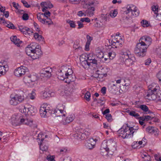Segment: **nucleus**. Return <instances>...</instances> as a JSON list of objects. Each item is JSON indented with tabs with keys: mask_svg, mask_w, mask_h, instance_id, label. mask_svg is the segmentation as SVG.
I'll use <instances>...</instances> for the list:
<instances>
[{
	"mask_svg": "<svg viewBox=\"0 0 161 161\" xmlns=\"http://www.w3.org/2000/svg\"><path fill=\"white\" fill-rule=\"evenodd\" d=\"M35 44V43H32V44H31L30 45H28L26 48H25V52L26 53V54L29 56H30L31 54H30V50L31 49H32V47L34 46V45Z\"/></svg>",
	"mask_w": 161,
	"mask_h": 161,
	"instance_id": "cd10ccee",
	"label": "nucleus"
},
{
	"mask_svg": "<svg viewBox=\"0 0 161 161\" xmlns=\"http://www.w3.org/2000/svg\"><path fill=\"white\" fill-rule=\"evenodd\" d=\"M80 61H83L84 60H87V55L86 54H82L80 57Z\"/></svg>",
	"mask_w": 161,
	"mask_h": 161,
	"instance_id": "3c124183",
	"label": "nucleus"
},
{
	"mask_svg": "<svg viewBox=\"0 0 161 161\" xmlns=\"http://www.w3.org/2000/svg\"><path fill=\"white\" fill-rule=\"evenodd\" d=\"M21 124L26 125L32 127L33 125V120H29L27 119H25L22 118H21Z\"/></svg>",
	"mask_w": 161,
	"mask_h": 161,
	"instance_id": "aec40b11",
	"label": "nucleus"
},
{
	"mask_svg": "<svg viewBox=\"0 0 161 161\" xmlns=\"http://www.w3.org/2000/svg\"><path fill=\"white\" fill-rule=\"evenodd\" d=\"M36 94L34 92H32L30 94L29 97L32 100L34 99L35 98Z\"/></svg>",
	"mask_w": 161,
	"mask_h": 161,
	"instance_id": "338daca9",
	"label": "nucleus"
},
{
	"mask_svg": "<svg viewBox=\"0 0 161 161\" xmlns=\"http://www.w3.org/2000/svg\"><path fill=\"white\" fill-rule=\"evenodd\" d=\"M36 47L34 52H35L39 57L42 54V52L38 47L37 48Z\"/></svg>",
	"mask_w": 161,
	"mask_h": 161,
	"instance_id": "a18cd8bd",
	"label": "nucleus"
},
{
	"mask_svg": "<svg viewBox=\"0 0 161 161\" xmlns=\"http://www.w3.org/2000/svg\"><path fill=\"white\" fill-rule=\"evenodd\" d=\"M126 125L127 127H125V129L123 127L118 131L119 136L124 139L131 138L133 136L135 130H137V129H134L133 127H130L128 124Z\"/></svg>",
	"mask_w": 161,
	"mask_h": 161,
	"instance_id": "f03ea898",
	"label": "nucleus"
},
{
	"mask_svg": "<svg viewBox=\"0 0 161 161\" xmlns=\"http://www.w3.org/2000/svg\"><path fill=\"white\" fill-rule=\"evenodd\" d=\"M43 96L45 98L49 97L51 96V94L49 92H45L43 93Z\"/></svg>",
	"mask_w": 161,
	"mask_h": 161,
	"instance_id": "0e129e2a",
	"label": "nucleus"
},
{
	"mask_svg": "<svg viewBox=\"0 0 161 161\" xmlns=\"http://www.w3.org/2000/svg\"><path fill=\"white\" fill-rule=\"evenodd\" d=\"M65 76H66L64 81L65 82L69 84L71 83H72L73 84H75V77L74 75H70V74H69V75H66Z\"/></svg>",
	"mask_w": 161,
	"mask_h": 161,
	"instance_id": "2eb2a0df",
	"label": "nucleus"
},
{
	"mask_svg": "<svg viewBox=\"0 0 161 161\" xmlns=\"http://www.w3.org/2000/svg\"><path fill=\"white\" fill-rule=\"evenodd\" d=\"M8 68L3 65L1 62H0V76L5 74L6 72L8 70Z\"/></svg>",
	"mask_w": 161,
	"mask_h": 161,
	"instance_id": "4be33fe9",
	"label": "nucleus"
},
{
	"mask_svg": "<svg viewBox=\"0 0 161 161\" xmlns=\"http://www.w3.org/2000/svg\"><path fill=\"white\" fill-rule=\"evenodd\" d=\"M105 118L109 122H111L112 121V116L110 114H106L105 115Z\"/></svg>",
	"mask_w": 161,
	"mask_h": 161,
	"instance_id": "09e8293b",
	"label": "nucleus"
},
{
	"mask_svg": "<svg viewBox=\"0 0 161 161\" xmlns=\"http://www.w3.org/2000/svg\"><path fill=\"white\" fill-rule=\"evenodd\" d=\"M19 115H12L11 121L12 124L14 126H17L21 125V118Z\"/></svg>",
	"mask_w": 161,
	"mask_h": 161,
	"instance_id": "9b49d317",
	"label": "nucleus"
},
{
	"mask_svg": "<svg viewBox=\"0 0 161 161\" xmlns=\"http://www.w3.org/2000/svg\"><path fill=\"white\" fill-rule=\"evenodd\" d=\"M66 22L69 24L70 27L73 28L75 27L76 25L74 21L68 19L67 20Z\"/></svg>",
	"mask_w": 161,
	"mask_h": 161,
	"instance_id": "58836bf2",
	"label": "nucleus"
},
{
	"mask_svg": "<svg viewBox=\"0 0 161 161\" xmlns=\"http://www.w3.org/2000/svg\"><path fill=\"white\" fill-rule=\"evenodd\" d=\"M73 47L77 52H81L83 51L82 47L80 46L79 42L78 41H76L74 43Z\"/></svg>",
	"mask_w": 161,
	"mask_h": 161,
	"instance_id": "b1692460",
	"label": "nucleus"
},
{
	"mask_svg": "<svg viewBox=\"0 0 161 161\" xmlns=\"http://www.w3.org/2000/svg\"><path fill=\"white\" fill-rule=\"evenodd\" d=\"M7 25H5L7 27L12 29H16L17 28L15 27L14 24L9 21H8Z\"/></svg>",
	"mask_w": 161,
	"mask_h": 161,
	"instance_id": "e433bc0d",
	"label": "nucleus"
},
{
	"mask_svg": "<svg viewBox=\"0 0 161 161\" xmlns=\"http://www.w3.org/2000/svg\"><path fill=\"white\" fill-rule=\"evenodd\" d=\"M19 30L21 32L25 35L27 30H28V28L25 26L21 25L19 26Z\"/></svg>",
	"mask_w": 161,
	"mask_h": 161,
	"instance_id": "c756f323",
	"label": "nucleus"
},
{
	"mask_svg": "<svg viewBox=\"0 0 161 161\" xmlns=\"http://www.w3.org/2000/svg\"><path fill=\"white\" fill-rule=\"evenodd\" d=\"M158 6L153 5L152 7V10L153 12H154V14L156 15L157 16L158 15Z\"/></svg>",
	"mask_w": 161,
	"mask_h": 161,
	"instance_id": "a19ab883",
	"label": "nucleus"
},
{
	"mask_svg": "<svg viewBox=\"0 0 161 161\" xmlns=\"http://www.w3.org/2000/svg\"><path fill=\"white\" fill-rule=\"evenodd\" d=\"M119 40H118V38H116L114 41L112 40L111 41V45L114 46L116 48L119 47V46L121 47L123 42V39L120 37H119Z\"/></svg>",
	"mask_w": 161,
	"mask_h": 161,
	"instance_id": "4468645a",
	"label": "nucleus"
},
{
	"mask_svg": "<svg viewBox=\"0 0 161 161\" xmlns=\"http://www.w3.org/2000/svg\"><path fill=\"white\" fill-rule=\"evenodd\" d=\"M80 61H81V64L84 67H86V65L88 66H89L91 65L90 63H89V62H88L87 60H84Z\"/></svg>",
	"mask_w": 161,
	"mask_h": 161,
	"instance_id": "37998d69",
	"label": "nucleus"
},
{
	"mask_svg": "<svg viewBox=\"0 0 161 161\" xmlns=\"http://www.w3.org/2000/svg\"><path fill=\"white\" fill-rule=\"evenodd\" d=\"M43 21H44V22L42 23L44 24L51 25L53 24V22L51 19L48 18H47L46 19H43Z\"/></svg>",
	"mask_w": 161,
	"mask_h": 161,
	"instance_id": "72a5a7b5",
	"label": "nucleus"
},
{
	"mask_svg": "<svg viewBox=\"0 0 161 161\" xmlns=\"http://www.w3.org/2000/svg\"><path fill=\"white\" fill-rule=\"evenodd\" d=\"M71 161V158L69 157H65L64 158L61 159V161Z\"/></svg>",
	"mask_w": 161,
	"mask_h": 161,
	"instance_id": "774afa93",
	"label": "nucleus"
},
{
	"mask_svg": "<svg viewBox=\"0 0 161 161\" xmlns=\"http://www.w3.org/2000/svg\"><path fill=\"white\" fill-rule=\"evenodd\" d=\"M108 54L109 58L110 59H112L115 56V53L113 52H109Z\"/></svg>",
	"mask_w": 161,
	"mask_h": 161,
	"instance_id": "8fccbe9b",
	"label": "nucleus"
},
{
	"mask_svg": "<svg viewBox=\"0 0 161 161\" xmlns=\"http://www.w3.org/2000/svg\"><path fill=\"white\" fill-rule=\"evenodd\" d=\"M108 89L110 92L113 93H115L118 91V88L116 84H113L108 86Z\"/></svg>",
	"mask_w": 161,
	"mask_h": 161,
	"instance_id": "5701e85b",
	"label": "nucleus"
},
{
	"mask_svg": "<svg viewBox=\"0 0 161 161\" xmlns=\"http://www.w3.org/2000/svg\"><path fill=\"white\" fill-rule=\"evenodd\" d=\"M96 58H98V57H96L95 55L93 53H90L87 55V58L88 60L91 61L93 59H95Z\"/></svg>",
	"mask_w": 161,
	"mask_h": 161,
	"instance_id": "c9c22d12",
	"label": "nucleus"
},
{
	"mask_svg": "<svg viewBox=\"0 0 161 161\" xmlns=\"http://www.w3.org/2000/svg\"><path fill=\"white\" fill-rule=\"evenodd\" d=\"M136 8L135 6L132 4H128L126 7L123 8L121 10V13L123 14H127L130 12L132 11Z\"/></svg>",
	"mask_w": 161,
	"mask_h": 161,
	"instance_id": "f8f14e48",
	"label": "nucleus"
},
{
	"mask_svg": "<svg viewBox=\"0 0 161 161\" xmlns=\"http://www.w3.org/2000/svg\"><path fill=\"white\" fill-rule=\"evenodd\" d=\"M19 111L26 115H34L36 112V108L28 103L20 105L19 107Z\"/></svg>",
	"mask_w": 161,
	"mask_h": 161,
	"instance_id": "7ed1b4c3",
	"label": "nucleus"
},
{
	"mask_svg": "<svg viewBox=\"0 0 161 161\" xmlns=\"http://www.w3.org/2000/svg\"><path fill=\"white\" fill-rule=\"evenodd\" d=\"M86 0H83V2L84 1L86 3V5L87 6V8L89 7L88 6H89V7H92L91 6L94 3L93 1H92L87 2V1H86Z\"/></svg>",
	"mask_w": 161,
	"mask_h": 161,
	"instance_id": "603ef678",
	"label": "nucleus"
},
{
	"mask_svg": "<svg viewBox=\"0 0 161 161\" xmlns=\"http://www.w3.org/2000/svg\"><path fill=\"white\" fill-rule=\"evenodd\" d=\"M82 22L80 20V21H78L77 22V24L78 25V29H80L81 28H82L83 27H84V25L82 23Z\"/></svg>",
	"mask_w": 161,
	"mask_h": 161,
	"instance_id": "6e6d98bb",
	"label": "nucleus"
},
{
	"mask_svg": "<svg viewBox=\"0 0 161 161\" xmlns=\"http://www.w3.org/2000/svg\"><path fill=\"white\" fill-rule=\"evenodd\" d=\"M57 108L58 112L60 111L64 112V109L65 108V106L63 104H58Z\"/></svg>",
	"mask_w": 161,
	"mask_h": 161,
	"instance_id": "ea45409f",
	"label": "nucleus"
},
{
	"mask_svg": "<svg viewBox=\"0 0 161 161\" xmlns=\"http://www.w3.org/2000/svg\"><path fill=\"white\" fill-rule=\"evenodd\" d=\"M52 108L47 106L41 107L39 111L41 116L42 117H45L47 115L51 114L52 113Z\"/></svg>",
	"mask_w": 161,
	"mask_h": 161,
	"instance_id": "1a4fd4ad",
	"label": "nucleus"
},
{
	"mask_svg": "<svg viewBox=\"0 0 161 161\" xmlns=\"http://www.w3.org/2000/svg\"><path fill=\"white\" fill-rule=\"evenodd\" d=\"M109 69L107 67L103 68L101 69V74H103L105 73H107Z\"/></svg>",
	"mask_w": 161,
	"mask_h": 161,
	"instance_id": "680f3d73",
	"label": "nucleus"
},
{
	"mask_svg": "<svg viewBox=\"0 0 161 161\" xmlns=\"http://www.w3.org/2000/svg\"><path fill=\"white\" fill-rule=\"evenodd\" d=\"M151 96L149 97V100H154L157 99L158 100H161V91L159 90L154 94H152Z\"/></svg>",
	"mask_w": 161,
	"mask_h": 161,
	"instance_id": "dca6fc26",
	"label": "nucleus"
},
{
	"mask_svg": "<svg viewBox=\"0 0 161 161\" xmlns=\"http://www.w3.org/2000/svg\"><path fill=\"white\" fill-rule=\"evenodd\" d=\"M47 7H44L42 8V10L44 13L43 14L42 13L40 14L43 15L46 18H48V17L50 16L51 13L49 11L47 10Z\"/></svg>",
	"mask_w": 161,
	"mask_h": 161,
	"instance_id": "a878e982",
	"label": "nucleus"
},
{
	"mask_svg": "<svg viewBox=\"0 0 161 161\" xmlns=\"http://www.w3.org/2000/svg\"><path fill=\"white\" fill-rule=\"evenodd\" d=\"M21 2L23 3L24 5L26 8H28L31 7V5H29L25 0H21Z\"/></svg>",
	"mask_w": 161,
	"mask_h": 161,
	"instance_id": "052dcab7",
	"label": "nucleus"
},
{
	"mask_svg": "<svg viewBox=\"0 0 161 161\" xmlns=\"http://www.w3.org/2000/svg\"><path fill=\"white\" fill-rule=\"evenodd\" d=\"M152 39L149 36H144L140 38L139 42H143L145 43V45L148 47L152 42Z\"/></svg>",
	"mask_w": 161,
	"mask_h": 161,
	"instance_id": "ddd939ff",
	"label": "nucleus"
},
{
	"mask_svg": "<svg viewBox=\"0 0 161 161\" xmlns=\"http://www.w3.org/2000/svg\"><path fill=\"white\" fill-rule=\"evenodd\" d=\"M121 54V57L123 59V61L124 59L130 57L129 53L127 52H122Z\"/></svg>",
	"mask_w": 161,
	"mask_h": 161,
	"instance_id": "f704fd0d",
	"label": "nucleus"
},
{
	"mask_svg": "<svg viewBox=\"0 0 161 161\" xmlns=\"http://www.w3.org/2000/svg\"><path fill=\"white\" fill-rule=\"evenodd\" d=\"M27 70L26 67L22 66L17 68L14 70V74L18 77H21L25 74Z\"/></svg>",
	"mask_w": 161,
	"mask_h": 161,
	"instance_id": "6e6552de",
	"label": "nucleus"
},
{
	"mask_svg": "<svg viewBox=\"0 0 161 161\" xmlns=\"http://www.w3.org/2000/svg\"><path fill=\"white\" fill-rule=\"evenodd\" d=\"M30 56L33 59H35L39 58V57L35 52L32 53Z\"/></svg>",
	"mask_w": 161,
	"mask_h": 161,
	"instance_id": "5fc2aeb1",
	"label": "nucleus"
},
{
	"mask_svg": "<svg viewBox=\"0 0 161 161\" xmlns=\"http://www.w3.org/2000/svg\"><path fill=\"white\" fill-rule=\"evenodd\" d=\"M147 47L144 42H139L136 45L134 50L135 53L138 56L143 57L146 54Z\"/></svg>",
	"mask_w": 161,
	"mask_h": 161,
	"instance_id": "20e7f679",
	"label": "nucleus"
},
{
	"mask_svg": "<svg viewBox=\"0 0 161 161\" xmlns=\"http://www.w3.org/2000/svg\"><path fill=\"white\" fill-rule=\"evenodd\" d=\"M42 136H44V134L42 133H40L38 135L37 137V139H39L41 141L40 142H42L44 140V137H43L42 138Z\"/></svg>",
	"mask_w": 161,
	"mask_h": 161,
	"instance_id": "49530a36",
	"label": "nucleus"
},
{
	"mask_svg": "<svg viewBox=\"0 0 161 161\" xmlns=\"http://www.w3.org/2000/svg\"><path fill=\"white\" fill-rule=\"evenodd\" d=\"M9 100L10 104L12 105L16 106L24 100V96L20 94L11 95Z\"/></svg>",
	"mask_w": 161,
	"mask_h": 161,
	"instance_id": "39448f33",
	"label": "nucleus"
},
{
	"mask_svg": "<svg viewBox=\"0 0 161 161\" xmlns=\"http://www.w3.org/2000/svg\"><path fill=\"white\" fill-rule=\"evenodd\" d=\"M142 23V25L144 27H147L149 25L148 22L146 20H143L141 22Z\"/></svg>",
	"mask_w": 161,
	"mask_h": 161,
	"instance_id": "864d4df0",
	"label": "nucleus"
},
{
	"mask_svg": "<svg viewBox=\"0 0 161 161\" xmlns=\"http://www.w3.org/2000/svg\"><path fill=\"white\" fill-rule=\"evenodd\" d=\"M74 118L75 116L74 115H70L66 118L65 121L66 123H69L73 121Z\"/></svg>",
	"mask_w": 161,
	"mask_h": 161,
	"instance_id": "473e14b6",
	"label": "nucleus"
},
{
	"mask_svg": "<svg viewBox=\"0 0 161 161\" xmlns=\"http://www.w3.org/2000/svg\"><path fill=\"white\" fill-rule=\"evenodd\" d=\"M22 18L24 20H26L28 19L29 16L28 14L26 13L24 14L22 16Z\"/></svg>",
	"mask_w": 161,
	"mask_h": 161,
	"instance_id": "69168bd1",
	"label": "nucleus"
},
{
	"mask_svg": "<svg viewBox=\"0 0 161 161\" xmlns=\"http://www.w3.org/2000/svg\"><path fill=\"white\" fill-rule=\"evenodd\" d=\"M102 148L104 149L105 153L104 154V152L102 151L101 154L105 156L107 158L110 156H112L114 152L116 151L117 145L116 143L112 140H110L107 143H103L102 144Z\"/></svg>",
	"mask_w": 161,
	"mask_h": 161,
	"instance_id": "f257e3e1",
	"label": "nucleus"
},
{
	"mask_svg": "<svg viewBox=\"0 0 161 161\" xmlns=\"http://www.w3.org/2000/svg\"><path fill=\"white\" fill-rule=\"evenodd\" d=\"M131 14L133 16L137 17L139 15V12L137 11V9L136 8L132 11Z\"/></svg>",
	"mask_w": 161,
	"mask_h": 161,
	"instance_id": "de8ad7c7",
	"label": "nucleus"
},
{
	"mask_svg": "<svg viewBox=\"0 0 161 161\" xmlns=\"http://www.w3.org/2000/svg\"><path fill=\"white\" fill-rule=\"evenodd\" d=\"M80 20L82 22H86L89 23L90 21V19L87 17L81 18L80 19Z\"/></svg>",
	"mask_w": 161,
	"mask_h": 161,
	"instance_id": "4d7b16f0",
	"label": "nucleus"
},
{
	"mask_svg": "<svg viewBox=\"0 0 161 161\" xmlns=\"http://www.w3.org/2000/svg\"><path fill=\"white\" fill-rule=\"evenodd\" d=\"M58 109H56L53 111V114H55V115L57 116H60L62 115H60V114H62L64 113V112H58Z\"/></svg>",
	"mask_w": 161,
	"mask_h": 161,
	"instance_id": "13d9d810",
	"label": "nucleus"
},
{
	"mask_svg": "<svg viewBox=\"0 0 161 161\" xmlns=\"http://www.w3.org/2000/svg\"><path fill=\"white\" fill-rule=\"evenodd\" d=\"M54 157L53 156L48 155L47 156V159L49 161H54Z\"/></svg>",
	"mask_w": 161,
	"mask_h": 161,
	"instance_id": "e2e57ef3",
	"label": "nucleus"
},
{
	"mask_svg": "<svg viewBox=\"0 0 161 161\" xmlns=\"http://www.w3.org/2000/svg\"><path fill=\"white\" fill-rule=\"evenodd\" d=\"M91 94L89 92L87 91L86 93L84 98L88 101H89L90 100Z\"/></svg>",
	"mask_w": 161,
	"mask_h": 161,
	"instance_id": "c03bdc74",
	"label": "nucleus"
},
{
	"mask_svg": "<svg viewBox=\"0 0 161 161\" xmlns=\"http://www.w3.org/2000/svg\"><path fill=\"white\" fill-rule=\"evenodd\" d=\"M91 131V130L88 128H86L85 130L82 129H79V130L76 132L75 136L77 137L78 139H80L83 140L89 135Z\"/></svg>",
	"mask_w": 161,
	"mask_h": 161,
	"instance_id": "0eeeda50",
	"label": "nucleus"
},
{
	"mask_svg": "<svg viewBox=\"0 0 161 161\" xmlns=\"http://www.w3.org/2000/svg\"><path fill=\"white\" fill-rule=\"evenodd\" d=\"M95 10V8L94 7H90L88 8L85 11V13L88 16H92L94 14Z\"/></svg>",
	"mask_w": 161,
	"mask_h": 161,
	"instance_id": "393cba45",
	"label": "nucleus"
},
{
	"mask_svg": "<svg viewBox=\"0 0 161 161\" xmlns=\"http://www.w3.org/2000/svg\"><path fill=\"white\" fill-rule=\"evenodd\" d=\"M40 149L42 151H46L47 149V145L44 144L43 142H40L39 143Z\"/></svg>",
	"mask_w": 161,
	"mask_h": 161,
	"instance_id": "7c9ffc66",
	"label": "nucleus"
},
{
	"mask_svg": "<svg viewBox=\"0 0 161 161\" xmlns=\"http://www.w3.org/2000/svg\"><path fill=\"white\" fill-rule=\"evenodd\" d=\"M52 71V70L50 67L43 68L40 71V76L42 77L50 78L51 76V73Z\"/></svg>",
	"mask_w": 161,
	"mask_h": 161,
	"instance_id": "9d476101",
	"label": "nucleus"
},
{
	"mask_svg": "<svg viewBox=\"0 0 161 161\" xmlns=\"http://www.w3.org/2000/svg\"><path fill=\"white\" fill-rule=\"evenodd\" d=\"M130 113V116L134 117L136 119H137L138 117L140 116V115L138 113H136L135 111L133 110H132L131 112Z\"/></svg>",
	"mask_w": 161,
	"mask_h": 161,
	"instance_id": "79ce46f5",
	"label": "nucleus"
},
{
	"mask_svg": "<svg viewBox=\"0 0 161 161\" xmlns=\"http://www.w3.org/2000/svg\"><path fill=\"white\" fill-rule=\"evenodd\" d=\"M146 131L149 133L152 134L155 133V130L154 128V127L152 126H149L146 129Z\"/></svg>",
	"mask_w": 161,
	"mask_h": 161,
	"instance_id": "2f4dec72",
	"label": "nucleus"
},
{
	"mask_svg": "<svg viewBox=\"0 0 161 161\" xmlns=\"http://www.w3.org/2000/svg\"><path fill=\"white\" fill-rule=\"evenodd\" d=\"M138 108H140L145 114H150L151 111L149 110L148 107L145 105L142 104L139 105Z\"/></svg>",
	"mask_w": 161,
	"mask_h": 161,
	"instance_id": "6ab92c4d",
	"label": "nucleus"
},
{
	"mask_svg": "<svg viewBox=\"0 0 161 161\" xmlns=\"http://www.w3.org/2000/svg\"><path fill=\"white\" fill-rule=\"evenodd\" d=\"M94 142V140L92 138L89 139L88 142L85 144L86 148L90 150L93 149L95 145V142Z\"/></svg>",
	"mask_w": 161,
	"mask_h": 161,
	"instance_id": "a211bd4d",
	"label": "nucleus"
},
{
	"mask_svg": "<svg viewBox=\"0 0 161 161\" xmlns=\"http://www.w3.org/2000/svg\"><path fill=\"white\" fill-rule=\"evenodd\" d=\"M59 73L58 75V78L61 80H64V81L65 80V79L66 76H65V73L64 74V75L63 74L62 70H59V71H58Z\"/></svg>",
	"mask_w": 161,
	"mask_h": 161,
	"instance_id": "bb28decb",
	"label": "nucleus"
},
{
	"mask_svg": "<svg viewBox=\"0 0 161 161\" xmlns=\"http://www.w3.org/2000/svg\"><path fill=\"white\" fill-rule=\"evenodd\" d=\"M160 90L158 84L153 83L148 86V90L146 93V98L149 100V97L151 96L152 94H154Z\"/></svg>",
	"mask_w": 161,
	"mask_h": 161,
	"instance_id": "423d86ee",
	"label": "nucleus"
},
{
	"mask_svg": "<svg viewBox=\"0 0 161 161\" xmlns=\"http://www.w3.org/2000/svg\"><path fill=\"white\" fill-rule=\"evenodd\" d=\"M29 76L30 78L31 83L33 82H35L38 79L39 77L36 74L30 75Z\"/></svg>",
	"mask_w": 161,
	"mask_h": 161,
	"instance_id": "c85d7f7f",
	"label": "nucleus"
},
{
	"mask_svg": "<svg viewBox=\"0 0 161 161\" xmlns=\"http://www.w3.org/2000/svg\"><path fill=\"white\" fill-rule=\"evenodd\" d=\"M10 39L12 42L18 47L20 46V44L22 43V41L18 38L16 36H11Z\"/></svg>",
	"mask_w": 161,
	"mask_h": 161,
	"instance_id": "412c9836",
	"label": "nucleus"
},
{
	"mask_svg": "<svg viewBox=\"0 0 161 161\" xmlns=\"http://www.w3.org/2000/svg\"><path fill=\"white\" fill-rule=\"evenodd\" d=\"M136 60L135 58L133 56L130 57L128 58H127L124 60V62L125 64L128 66H129L132 65L133 64L134 62H135Z\"/></svg>",
	"mask_w": 161,
	"mask_h": 161,
	"instance_id": "f3484780",
	"label": "nucleus"
},
{
	"mask_svg": "<svg viewBox=\"0 0 161 161\" xmlns=\"http://www.w3.org/2000/svg\"><path fill=\"white\" fill-rule=\"evenodd\" d=\"M23 81L25 84L31 83L29 75L25 76L23 78Z\"/></svg>",
	"mask_w": 161,
	"mask_h": 161,
	"instance_id": "4c0bfd02",
	"label": "nucleus"
},
{
	"mask_svg": "<svg viewBox=\"0 0 161 161\" xmlns=\"http://www.w3.org/2000/svg\"><path fill=\"white\" fill-rule=\"evenodd\" d=\"M58 109H56L53 111V114H55V115L57 116H60L62 115H60V114H62L64 113V112H58Z\"/></svg>",
	"mask_w": 161,
	"mask_h": 161,
	"instance_id": "bf43d9fd",
	"label": "nucleus"
}]
</instances>
